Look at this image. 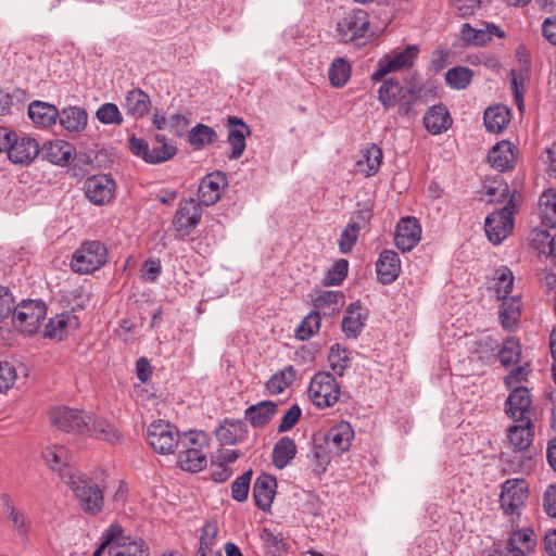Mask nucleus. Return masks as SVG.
<instances>
[{"label": "nucleus", "mask_w": 556, "mask_h": 556, "mask_svg": "<svg viewBox=\"0 0 556 556\" xmlns=\"http://www.w3.org/2000/svg\"><path fill=\"white\" fill-rule=\"evenodd\" d=\"M49 420L58 430L87 434L109 443H116L122 438L118 430L108 420L67 406L53 407L49 412Z\"/></svg>", "instance_id": "nucleus-1"}, {"label": "nucleus", "mask_w": 556, "mask_h": 556, "mask_svg": "<svg viewBox=\"0 0 556 556\" xmlns=\"http://www.w3.org/2000/svg\"><path fill=\"white\" fill-rule=\"evenodd\" d=\"M147 439L151 447L163 455L172 454L180 446L194 442L186 437V432L179 433L175 426L164 420H155L149 426Z\"/></svg>", "instance_id": "nucleus-2"}, {"label": "nucleus", "mask_w": 556, "mask_h": 556, "mask_svg": "<svg viewBox=\"0 0 556 556\" xmlns=\"http://www.w3.org/2000/svg\"><path fill=\"white\" fill-rule=\"evenodd\" d=\"M67 484L86 514L96 516L102 510L104 505L103 491L92 479L81 473H71L68 475Z\"/></svg>", "instance_id": "nucleus-3"}, {"label": "nucleus", "mask_w": 556, "mask_h": 556, "mask_svg": "<svg viewBox=\"0 0 556 556\" xmlns=\"http://www.w3.org/2000/svg\"><path fill=\"white\" fill-rule=\"evenodd\" d=\"M519 200L520 193L515 190L503 207L486 216L484 230L492 243L500 244L513 230V215L517 210Z\"/></svg>", "instance_id": "nucleus-4"}, {"label": "nucleus", "mask_w": 556, "mask_h": 556, "mask_svg": "<svg viewBox=\"0 0 556 556\" xmlns=\"http://www.w3.org/2000/svg\"><path fill=\"white\" fill-rule=\"evenodd\" d=\"M106 261V247L98 240H91L81 243L80 247L75 250L70 266L74 273L87 275L101 268Z\"/></svg>", "instance_id": "nucleus-5"}, {"label": "nucleus", "mask_w": 556, "mask_h": 556, "mask_svg": "<svg viewBox=\"0 0 556 556\" xmlns=\"http://www.w3.org/2000/svg\"><path fill=\"white\" fill-rule=\"evenodd\" d=\"M307 394L316 407L326 408L338 402L340 388L330 372L320 371L311 379Z\"/></svg>", "instance_id": "nucleus-6"}, {"label": "nucleus", "mask_w": 556, "mask_h": 556, "mask_svg": "<svg viewBox=\"0 0 556 556\" xmlns=\"http://www.w3.org/2000/svg\"><path fill=\"white\" fill-rule=\"evenodd\" d=\"M369 16L366 11L357 9L344 12L337 23V37L341 42H353L366 37Z\"/></svg>", "instance_id": "nucleus-7"}, {"label": "nucleus", "mask_w": 556, "mask_h": 556, "mask_svg": "<svg viewBox=\"0 0 556 556\" xmlns=\"http://www.w3.org/2000/svg\"><path fill=\"white\" fill-rule=\"evenodd\" d=\"M47 308L43 302L23 301L13 311V324L21 331L33 334L46 317Z\"/></svg>", "instance_id": "nucleus-8"}, {"label": "nucleus", "mask_w": 556, "mask_h": 556, "mask_svg": "<svg viewBox=\"0 0 556 556\" xmlns=\"http://www.w3.org/2000/svg\"><path fill=\"white\" fill-rule=\"evenodd\" d=\"M186 437L193 439L192 444L180 446L178 448V465L185 471L198 472L205 468L207 460L205 454L201 451L202 445L206 442L204 432L189 431Z\"/></svg>", "instance_id": "nucleus-9"}, {"label": "nucleus", "mask_w": 556, "mask_h": 556, "mask_svg": "<svg viewBox=\"0 0 556 556\" xmlns=\"http://www.w3.org/2000/svg\"><path fill=\"white\" fill-rule=\"evenodd\" d=\"M417 54L418 48L416 46H408L402 52L393 56L386 55L378 61L377 70L371 75L372 80L380 81L390 73L410 67Z\"/></svg>", "instance_id": "nucleus-10"}, {"label": "nucleus", "mask_w": 556, "mask_h": 556, "mask_svg": "<svg viewBox=\"0 0 556 556\" xmlns=\"http://www.w3.org/2000/svg\"><path fill=\"white\" fill-rule=\"evenodd\" d=\"M528 497V488L525 480L508 479L502 485L500 495L501 507L507 515L518 514Z\"/></svg>", "instance_id": "nucleus-11"}, {"label": "nucleus", "mask_w": 556, "mask_h": 556, "mask_svg": "<svg viewBox=\"0 0 556 556\" xmlns=\"http://www.w3.org/2000/svg\"><path fill=\"white\" fill-rule=\"evenodd\" d=\"M5 151L14 164L29 165L38 156L40 147L34 138L14 132Z\"/></svg>", "instance_id": "nucleus-12"}, {"label": "nucleus", "mask_w": 556, "mask_h": 556, "mask_svg": "<svg viewBox=\"0 0 556 556\" xmlns=\"http://www.w3.org/2000/svg\"><path fill=\"white\" fill-rule=\"evenodd\" d=\"M202 206L193 199L182 200L173 219L174 228L185 235L190 233L201 222Z\"/></svg>", "instance_id": "nucleus-13"}, {"label": "nucleus", "mask_w": 556, "mask_h": 556, "mask_svg": "<svg viewBox=\"0 0 556 556\" xmlns=\"http://www.w3.org/2000/svg\"><path fill=\"white\" fill-rule=\"evenodd\" d=\"M115 181L108 175L89 177L84 185L86 197L97 205H103L113 198Z\"/></svg>", "instance_id": "nucleus-14"}, {"label": "nucleus", "mask_w": 556, "mask_h": 556, "mask_svg": "<svg viewBox=\"0 0 556 556\" xmlns=\"http://www.w3.org/2000/svg\"><path fill=\"white\" fill-rule=\"evenodd\" d=\"M531 404L530 391L525 387H517L506 400L505 412L516 422L531 420L529 416Z\"/></svg>", "instance_id": "nucleus-15"}, {"label": "nucleus", "mask_w": 556, "mask_h": 556, "mask_svg": "<svg viewBox=\"0 0 556 556\" xmlns=\"http://www.w3.org/2000/svg\"><path fill=\"white\" fill-rule=\"evenodd\" d=\"M421 238V227L417 218L404 217L396 227L394 242L403 252L413 250Z\"/></svg>", "instance_id": "nucleus-16"}, {"label": "nucleus", "mask_w": 556, "mask_h": 556, "mask_svg": "<svg viewBox=\"0 0 556 556\" xmlns=\"http://www.w3.org/2000/svg\"><path fill=\"white\" fill-rule=\"evenodd\" d=\"M227 186V177L223 172H214L205 175L199 185L198 197L200 204L214 205L220 199L222 187Z\"/></svg>", "instance_id": "nucleus-17"}, {"label": "nucleus", "mask_w": 556, "mask_h": 556, "mask_svg": "<svg viewBox=\"0 0 556 556\" xmlns=\"http://www.w3.org/2000/svg\"><path fill=\"white\" fill-rule=\"evenodd\" d=\"M353 438L354 430L350 422L341 421L328 430L325 443L329 452L339 455L350 448Z\"/></svg>", "instance_id": "nucleus-18"}, {"label": "nucleus", "mask_w": 556, "mask_h": 556, "mask_svg": "<svg viewBox=\"0 0 556 556\" xmlns=\"http://www.w3.org/2000/svg\"><path fill=\"white\" fill-rule=\"evenodd\" d=\"M277 489L276 479L263 473L258 476L253 485V497L255 505L263 511H268L271 507Z\"/></svg>", "instance_id": "nucleus-19"}, {"label": "nucleus", "mask_w": 556, "mask_h": 556, "mask_svg": "<svg viewBox=\"0 0 556 556\" xmlns=\"http://www.w3.org/2000/svg\"><path fill=\"white\" fill-rule=\"evenodd\" d=\"M376 271L381 283H392L401 271L399 254L393 250H383L376 263Z\"/></svg>", "instance_id": "nucleus-20"}, {"label": "nucleus", "mask_w": 556, "mask_h": 556, "mask_svg": "<svg viewBox=\"0 0 556 556\" xmlns=\"http://www.w3.org/2000/svg\"><path fill=\"white\" fill-rule=\"evenodd\" d=\"M227 125L229 128L228 143L231 147L229 159L238 160L244 152L245 137L250 135L251 130L248 125L237 116H230Z\"/></svg>", "instance_id": "nucleus-21"}, {"label": "nucleus", "mask_w": 556, "mask_h": 556, "mask_svg": "<svg viewBox=\"0 0 556 556\" xmlns=\"http://www.w3.org/2000/svg\"><path fill=\"white\" fill-rule=\"evenodd\" d=\"M533 424L531 420L508 427L507 439L514 452H523L532 443Z\"/></svg>", "instance_id": "nucleus-22"}, {"label": "nucleus", "mask_w": 556, "mask_h": 556, "mask_svg": "<svg viewBox=\"0 0 556 556\" xmlns=\"http://www.w3.org/2000/svg\"><path fill=\"white\" fill-rule=\"evenodd\" d=\"M216 438L223 444H236L248 434L244 421L240 419H226L215 431Z\"/></svg>", "instance_id": "nucleus-23"}, {"label": "nucleus", "mask_w": 556, "mask_h": 556, "mask_svg": "<svg viewBox=\"0 0 556 556\" xmlns=\"http://www.w3.org/2000/svg\"><path fill=\"white\" fill-rule=\"evenodd\" d=\"M488 161L495 169L505 172L511 169L515 164L513 144L509 141L496 143L488 153Z\"/></svg>", "instance_id": "nucleus-24"}, {"label": "nucleus", "mask_w": 556, "mask_h": 556, "mask_svg": "<svg viewBox=\"0 0 556 556\" xmlns=\"http://www.w3.org/2000/svg\"><path fill=\"white\" fill-rule=\"evenodd\" d=\"M361 153V159L355 164V170L366 177L376 175L382 163V150L372 143L363 149Z\"/></svg>", "instance_id": "nucleus-25"}, {"label": "nucleus", "mask_w": 556, "mask_h": 556, "mask_svg": "<svg viewBox=\"0 0 556 556\" xmlns=\"http://www.w3.org/2000/svg\"><path fill=\"white\" fill-rule=\"evenodd\" d=\"M278 405L273 401H262L255 405L249 406L244 412V418L251 422L254 428L266 426L277 414Z\"/></svg>", "instance_id": "nucleus-26"}, {"label": "nucleus", "mask_w": 556, "mask_h": 556, "mask_svg": "<svg viewBox=\"0 0 556 556\" xmlns=\"http://www.w3.org/2000/svg\"><path fill=\"white\" fill-rule=\"evenodd\" d=\"M124 108L128 115L134 118H140L150 111V97L143 90L134 88L126 93Z\"/></svg>", "instance_id": "nucleus-27"}, {"label": "nucleus", "mask_w": 556, "mask_h": 556, "mask_svg": "<svg viewBox=\"0 0 556 556\" xmlns=\"http://www.w3.org/2000/svg\"><path fill=\"white\" fill-rule=\"evenodd\" d=\"M536 544L534 531L530 528H526L519 531H515L507 543L508 553L511 556H525L531 552Z\"/></svg>", "instance_id": "nucleus-28"}, {"label": "nucleus", "mask_w": 556, "mask_h": 556, "mask_svg": "<svg viewBox=\"0 0 556 556\" xmlns=\"http://www.w3.org/2000/svg\"><path fill=\"white\" fill-rule=\"evenodd\" d=\"M366 316L362 313L359 301L351 303L342 319V330L349 338H356L365 326Z\"/></svg>", "instance_id": "nucleus-29"}, {"label": "nucleus", "mask_w": 556, "mask_h": 556, "mask_svg": "<svg viewBox=\"0 0 556 556\" xmlns=\"http://www.w3.org/2000/svg\"><path fill=\"white\" fill-rule=\"evenodd\" d=\"M410 88H404L401 84L393 79L389 78L383 80L382 85L378 90V100L381 104L388 109L400 103L407 93H409Z\"/></svg>", "instance_id": "nucleus-30"}, {"label": "nucleus", "mask_w": 556, "mask_h": 556, "mask_svg": "<svg viewBox=\"0 0 556 556\" xmlns=\"http://www.w3.org/2000/svg\"><path fill=\"white\" fill-rule=\"evenodd\" d=\"M424 124L427 130L433 135H439L451 126L452 119L447 109L443 105H433L425 115Z\"/></svg>", "instance_id": "nucleus-31"}, {"label": "nucleus", "mask_w": 556, "mask_h": 556, "mask_svg": "<svg viewBox=\"0 0 556 556\" xmlns=\"http://www.w3.org/2000/svg\"><path fill=\"white\" fill-rule=\"evenodd\" d=\"M28 116L36 125L48 127L55 124L59 111L48 102L34 101L28 106Z\"/></svg>", "instance_id": "nucleus-32"}, {"label": "nucleus", "mask_w": 556, "mask_h": 556, "mask_svg": "<svg viewBox=\"0 0 556 556\" xmlns=\"http://www.w3.org/2000/svg\"><path fill=\"white\" fill-rule=\"evenodd\" d=\"M60 124L70 132H80L87 126V112L79 106L64 108L59 112Z\"/></svg>", "instance_id": "nucleus-33"}, {"label": "nucleus", "mask_w": 556, "mask_h": 556, "mask_svg": "<svg viewBox=\"0 0 556 556\" xmlns=\"http://www.w3.org/2000/svg\"><path fill=\"white\" fill-rule=\"evenodd\" d=\"M483 121L488 131L500 134L510 121L509 110L502 104L490 106L484 112Z\"/></svg>", "instance_id": "nucleus-34"}, {"label": "nucleus", "mask_w": 556, "mask_h": 556, "mask_svg": "<svg viewBox=\"0 0 556 556\" xmlns=\"http://www.w3.org/2000/svg\"><path fill=\"white\" fill-rule=\"evenodd\" d=\"M109 554L110 556H149L142 540H130L129 538L115 539L110 546Z\"/></svg>", "instance_id": "nucleus-35"}, {"label": "nucleus", "mask_w": 556, "mask_h": 556, "mask_svg": "<svg viewBox=\"0 0 556 556\" xmlns=\"http://www.w3.org/2000/svg\"><path fill=\"white\" fill-rule=\"evenodd\" d=\"M3 509L8 520L20 536H27L30 530V520L27 515L17 509L8 495H3Z\"/></svg>", "instance_id": "nucleus-36"}, {"label": "nucleus", "mask_w": 556, "mask_h": 556, "mask_svg": "<svg viewBox=\"0 0 556 556\" xmlns=\"http://www.w3.org/2000/svg\"><path fill=\"white\" fill-rule=\"evenodd\" d=\"M313 302L315 308L323 311L324 315H334L343 305L344 295L340 291H319Z\"/></svg>", "instance_id": "nucleus-37"}, {"label": "nucleus", "mask_w": 556, "mask_h": 556, "mask_svg": "<svg viewBox=\"0 0 556 556\" xmlns=\"http://www.w3.org/2000/svg\"><path fill=\"white\" fill-rule=\"evenodd\" d=\"M500 321L506 330H513L520 316V301L514 296L500 298Z\"/></svg>", "instance_id": "nucleus-38"}, {"label": "nucleus", "mask_w": 556, "mask_h": 556, "mask_svg": "<svg viewBox=\"0 0 556 556\" xmlns=\"http://www.w3.org/2000/svg\"><path fill=\"white\" fill-rule=\"evenodd\" d=\"M295 454L296 445L294 440L289 437H282L277 441L273 450L274 465L282 469L294 458Z\"/></svg>", "instance_id": "nucleus-39"}, {"label": "nucleus", "mask_w": 556, "mask_h": 556, "mask_svg": "<svg viewBox=\"0 0 556 556\" xmlns=\"http://www.w3.org/2000/svg\"><path fill=\"white\" fill-rule=\"evenodd\" d=\"M295 377L296 370L294 367L291 365L286 366L268 379L266 390L273 395L280 394L293 383Z\"/></svg>", "instance_id": "nucleus-40"}, {"label": "nucleus", "mask_w": 556, "mask_h": 556, "mask_svg": "<svg viewBox=\"0 0 556 556\" xmlns=\"http://www.w3.org/2000/svg\"><path fill=\"white\" fill-rule=\"evenodd\" d=\"M176 154L175 146L162 135H156L152 148H149L147 163L157 164L172 159Z\"/></svg>", "instance_id": "nucleus-41"}, {"label": "nucleus", "mask_w": 556, "mask_h": 556, "mask_svg": "<svg viewBox=\"0 0 556 556\" xmlns=\"http://www.w3.org/2000/svg\"><path fill=\"white\" fill-rule=\"evenodd\" d=\"M473 73L467 66H455L445 73V83L446 85L455 90L466 89L471 80Z\"/></svg>", "instance_id": "nucleus-42"}, {"label": "nucleus", "mask_w": 556, "mask_h": 556, "mask_svg": "<svg viewBox=\"0 0 556 556\" xmlns=\"http://www.w3.org/2000/svg\"><path fill=\"white\" fill-rule=\"evenodd\" d=\"M217 140L216 131L204 124H198L192 127L188 134V142L195 149H202Z\"/></svg>", "instance_id": "nucleus-43"}, {"label": "nucleus", "mask_w": 556, "mask_h": 556, "mask_svg": "<svg viewBox=\"0 0 556 556\" xmlns=\"http://www.w3.org/2000/svg\"><path fill=\"white\" fill-rule=\"evenodd\" d=\"M68 451L63 445H51L42 452V458L52 470H61L68 465Z\"/></svg>", "instance_id": "nucleus-44"}, {"label": "nucleus", "mask_w": 556, "mask_h": 556, "mask_svg": "<svg viewBox=\"0 0 556 556\" xmlns=\"http://www.w3.org/2000/svg\"><path fill=\"white\" fill-rule=\"evenodd\" d=\"M541 216L547 226L556 227V191L544 192L539 200Z\"/></svg>", "instance_id": "nucleus-45"}, {"label": "nucleus", "mask_w": 556, "mask_h": 556, "mask_svg": "<svg viewBox=\"0 0 556 556\" xmlns=\"http://www.w3.org/2000/svg\"><path fill=\"white\" fill-rule=\"evenodd\" d=\"M350 74V64L341 58L336 59L328 71L330 84L336 88L343 87L348 83Z\"/></svg>", "instance_id": "nucleus-46"}, {"label": "nucleus", "mask_w": 556, "mask_h": 556, "mask_svg": "<svg viewBox=\"0 0 556 556\" xmlns=\"http://www.w3.org/2000/svg\"><path fill=\"white\" fill-rule=\"evenodd\" d=\"M328 361L331 369L338 376H343L344 371L350 367L351 363L349 351L339 344L331 346Z\"/></svg>", "instance_id": "nucleus-47"}, {"label": "nucleus", "mask_w": 556, "mask_h": 556, "mask_svg": "<svg viewBox=\"0 0 556 556\" xmlns=\"http://www.w3.org/2000/svg\"><path fill=\"white\" fill-rule=\"evenodd\" d=\"M494 289L498 298L509 296L514 287V276L509 268L502 267L494 273Z\"/></svg>", "instance_id": "nucleus-48"}, {"label": "nucleus", "mask_w": 556, "mask_h": 556, "mask_svg": "<svg viewBox=\"0 0 556 556\" xmlns=\"http://www.w3.org/2000/svg\"><path fill=\"white\" fill-rule=\"evenodd\" d=\"M521 355V345L519 340L515 338H507L503 342V346L500 350L498 357L500 362L504 366H509L517 363Z\"/></svg>", "instance_id": "nucleus-49"}, {"label": "nucleus", "mask_w": 556, "mask_h": 556, "mask_svg": "<svg viewBox=\"0 0 556 556\" xmlns=\"http://www.w3.org/2000/svg\"><path fill=\"white\" fill-rule=\"evenodd\" d=\"M361 226L357 222H350L346 227L342 230L338 244L340 252L343 254L350 253L355 245Z\"/></svg>", "instance_id": "nucleus-50"}, {"label": "nucleus", "mask_w": 556, "mask_h": 556, "mask_svg": "<svg viewBox=\"0 0 556 556\" xmlns=\"http://www.w3.org/2000/svg\"><path fill=\"white\" fill-rule=\"evenodd\" d=\"M320 327V314L319 312H311L304 319L301 321L296 329V337L300 340H307L312 338Z\"/></svg>", "instance_id": "nucleus-51"}, {"label": "nucleus", "mask_w": 556, "mask_h": 556, "mask_svg": "<svg viewBox=\"0 0 556 556\" xmlns=\"http://www.w3.org/2000/svg\"><path fill=\"white\" fill-rule=\"evenodd\" d=\"M349 270V262L344 258H340L329 268L325 278V286H338L346 277Z\"/></svg>", "instance_id": "nucleus-52"}, {"label": "nucleus", "mask_w": 556, "mask_h": 556, "mask_svg": "<svg viewBox=\"0 0 556 556\" xmlns=\"http://www.w3.org/2000/svg\"><path fill=\"white\" fill-rule=\"evenodd\" d=\"M96 116L102 124L121 125L123 116L118 108L114 103H104L96 112Z\"/></svg>", "instance_id": "nucleus-53"}, {"label": "nucleus", "mask_w": 556, "mask_h": 556, "mask_svg": "<svg viewBox=\"0 0 556 556\" xmlns=\"http://www.w3.org/2000/svg\"><path fill=\"white\" fill-rule=\"evenodd\" d=\"M484 189L488 202H503L511 197L508 185L502 178L494 179L492 185H485Z\"/></svg>", "instance_id": "nucleus-54"}, {"label": "nucleus", "mask_w": 556, "mask_h": 556, "mask_svg": "<svg viewBox=\"0 0 556 556\" xmlns=\"http://www.w3.org/2000/svg\"><path fill=\"white\" fill-rule=\"evenodd\" d=\"M460 36L464 41L475 46H483L490 41V35L485 33L484 28H473L468 23L463 24Z\"/></svg>", "instance_id": "nucleus-55"}, {"label": "nucleus", "mask_w": 556, "mask_h": 556, "mask_svg": "<svg viewBox=\"0 0 556 556\" xmlns=\"http://www.w3.org/2000/svg\"><path fill=\"white\" fill-rule=\"evenodd\" d=\"M71 316L60 315L49 320L46 326V336L62 340L67 332V326L72 321Z\"/></svg>", "instance_id": "nucleus-56"}, {"label": "nucleus", "mask_w": 556, "mask_h": 556, "mask_svg": "<svg viewBox=\"0 0 556 556\" xmlns=\"http://www.w3.org/2000/svg\"><path fill=\"white\" fill-rule=\"evenodd\" d=\"M252 470H248L239 476L231 484V496L238 502H244L248 498Z\"/></svg>", "instance_id": "nucleus-57"}, {"label": "nucleus", "mask_w": 556, "mask_h": 556, "mask_svg": "<svg viewBox=\"0 0 556 556\" xmlns=\"http://www.w3.org/2000/svg\"><path fill=\"white\" fill-rule=\"evenodd\" d=\"M15 380V367L9 362H0V393H4L12 388Z\"/></svg>", "instance_id": "nucleus-58"}, {"label": "nucleus", "mask_w": 556, "mask_h": 556, "mask_svg": "<svg viewBox=\"0 0 556 556\" xmlns=\"http://www.w3.org/2000/svg\"><path fill=\"white\" fill-rule=\"evenodd\" d=\"M302 409L298 404H293L282 416L278 426V432H287L291 430L300 420Z\"/></svg>", "instance_id": "nucleus-59"}, {"label": "nucleus", "mask_w": 556, "mask_h": 556, "mask_svg": "<svg viewBox=\"0 0 556 556\" xmlns=\"http://www.w3.org/2000/svg\"><path fill=\"white\" fill-rule=\"evenodd\" d=\"M14 299L5 287H0V321L4 320L13 313Z\"/></svg>", "instance_id": "nucleus-60"}, {"label": "nucleus", "mask_w": 556, "mask_h": 556, "mask_svg": "<svg viewBox=\"0 0 556 556\" xmlns=\"http://www.w3.org/2000/svg\"><path fill=\"white\" fill-rule=\"evenodd\" d=\"M418 99V92L410 88L409 93H407V96H405V98H403V100L396 104L399 105V114L406 117L412 116L414 114V106Z\"/></svg>", "instance_id": "nucleus-61"}, {"label": "nucleus", "mask_w": 556, "mask_h": 556, "mask_svg": "<svg viewBox=\"0 0 556 556\" xmlns=\"http://www.w3.org/2000/svg\"><path fill=\"white\" fill-rule=\"evenodd\" d=\"M543 508L545 513L553 518H556V485L551 484L544 492Z\"/></svg>", "instance_id": "nucleus-62"}, {"label": "nucleus", "mask_w": 556, "mask_h": 556, "mask_svg": "<svg viewBox=\"0 0 556 556\" xmlns=\"http://www.w3.org/2000/svg\"><path fill=\"white\" fill-rule=\"evenodd\" d=\"M329 450L327 446H323L320 444H314L308 453V457L316 462V465L320 467L323 470H325L326 465L329 463V456H328Z\"/></svg>", "instance_id": "nucleus-63"}, {"label": "nucleus", "mask_w": 556, "mask_h": 556, "mask_svg": "<svg viewBox=\"0 0 556 556\" xmlns=\"http://www.w3.org/2000/svg\"><path fill=\"white\" fill-rule=\"evenodd\" d=\"M542 33L549 43L556 46V15L543 21Z\"/></svg>", "instance_id": "nucleus-64"}]
</instances>
